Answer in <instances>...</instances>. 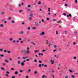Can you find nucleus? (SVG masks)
<instances>
[{
  "mask_svg": "<svg viewBox=\"0 0 78 78\" xmlns=\"http://www.w3.org/2000/svg\"><path fill=\"white\" fill-rule=\"evenodd\" d=\"M27 51H26V53L27 54H29V53H30V48H29V47H27Z\"/></svg>",
  "mask_w": 78,
  "mask_h": 78,
  "instance_id": "nucleus-1",
  "label": "nucleus"
},
{
  "mask_svg": "<svg viewBox=\"0 0 78 78\" xmlns=\"http://www.w3.org/2000/svg\"><path fill=\"white\" fill-rule=\"evenodd\" d=\"M9 34H10V35H12V32H10L9 33Z\"/></svg>",
  "mask_w": 78,
  "mask_h": 78,
  "instance_id": "nucleus-31",
  "label": "nucleus"
},
{
  "mask_svg": "<svg viewBox=\"0 0 78 78\" xmlns=\"http://www.w3.org/2000/svg\"><path fill=\"white\" fill-rule=\"evenodd\" d=\"M43 52H45V51H46V50L45 49H44L42 50Z\"/></svg>",
  "mask_w": 78,
  "mask_h": 78,
  "instance_id": "nucleus-27",
  "label": "nucleus"
},
{
  "mask_svg": "<svg viewBox=\"0 0 78 78\" xmlns=\"http://www.w3.org/2000/svg\"><path fill=\"white\" fill-rule=\"evenodd\" d=\"M33 15V13H31L30 15V16L31 17H32Z\"/></svg>",
  "mask_w": 78,
  "mask_h": 78,
  "instance_id": "nucleus-26",
  "label": "nucleus"
},
{
  "mask_svg": "<svg viewBox=\"0 0 78 78\" xmlns=\"http://www.w3.org/2000/svg\"><path fill=\"white\" fill-rule=\"evenodd\" d=\"M73 20L74 21H75V18H73Z\"/></svg>",
  "mask_w": 78,
  "mask_h": 78,
  "instance_id": "nucleus-43",
  "label": "nucleus"
},
{
  "mask_svg": "<svg viewBox=\"0 0 78 78\" xmlns=\"http://www.w3.org/2000/svg\"><path fill=\"white\" fill-rule=\"evenodd\" d=\"M16 40H14L12 41V42L13 43H15V42H16Z\"/></svg>",
  "mask_w": 78,
  "mask_h": 78,
  "instance_id": "nucleus-37",
  "label": "nucleus"
},
{
  "mask_svg": "<svg viewBox=\"0 0 78 78\" xmlns=\"http://www.w3.org/2000/svg\"><path fill=\"white\" fill-rule=\"evenodd\" d=\"M33 29L34 30H35V29H36V27H34V28H33Z\"/></svg>",
  "mask_w": 78,
  "mask_h": 78,
  "instance_id": "nucleus-46",
  "label": "nucleus"
},
{
  "mask_svg": "<svg viewBox=\"0 0 78 78\" xmlns=\"http://www.w3.org/2000/svg\"><path fill=\"white\" fill-rule=\"evenodd\" d=\"M0 51H1V52H2V51H3V49H0Z\"/></svg>",
  "mask_w": 78,
  "mask_h": 78,
  "instance_id": "nucleus-23",
  "label": "nucleus"
},
{
  "mask_svg": "<svg viewBox=\"0 0 78 78\" xmlns=\"http://www.w3.org/2000/svg\"><path fill=\"white\" fill-rule=\"evenodd\" d=\"M54 48H56V47H57V46L56 45H54Z\"/></svg>",
  "mask_w": 78,
  "mask_h": 78,
  "instance_id": "nucleus-30",
  "label": "nucleus"
},
{
  "mask_svg": "<svg viewBox=\"0 0 78 78\" xmlns=\"http://www.w3.org/2000/svg\"><path fill=\"white\" fill-rule=\"evenodd\" d=\"M58 33H59L58 31V30H57L56 31V34H57V35H58Z\"/></svg>",
  "mask_w": 78,
  "mask_h": 78,
  "instance_id": "nucleus-16",
  "label": "nucleus"
},
{
  "mask_svg": "<svg viewBox=\"0 0 78 78\" xmlns=\"http://www.w3.org/2000/svg\"><path fill=\"white\" fill-rule=\"evenodd\" d=\"M6 73L7 74H9V72L8 71H6Z\"/></svg>",
  "mask_w": 78,
  "mask_h": 78,
  "instance_id": "nucleus-19",
  "label": "nucleus"
},
{
  "mask_svg": "<svg viewBox=\"0 0 78 78\" xmlns=\"http://www.w3.org/2000/svg\"><path fill=\"white\" fill-rule=\"evenodd\" d=\"M38 51H39V50H37V51L35 50L34 51L35 53H37V52H38Z\"/></svg>",
  "mask_w": 78,
  "mask_h": 78,
  "instance_id": "nucleus-18",
  "label": "nucleus"
},
{
  "mask_svg": "<svg viewBox=\"0 0 78 78\" xmlns=\"http://www.w3.org/2000/svg\"><path fill=\"white\" fill-rule=\"evenodd\" d=\"M77 32H76V31L74 32L75 35H77Z\"/></svg>",
  "mask_w": 78,
  "mask_h": 78,
  "instance_id": "nucleus-14",
  "label": "nucleus"
},
{
  "mask_svg": "<svg viewBox=\"0 0 78 78\" xmlns=\"http://www.w3.org/2000/svg\"><path fill=\"white\" fill-rule=\"evenodd\" d=\"M44 67H47V65H44Z\"/></svg>",
  "mask_w": 78,
  "mask_h": 78,
  "instance_id": "nucleus-45",
  "label": "nucleus"
},
{
  "mask_svg": "<svg viewBox=\"0 0 78 78\" xmlns=\"http://www.w3.org/2000/svg\"><path fill=\"white\" fill-rule=\"evenodd\" d=\"M39 67H41V66L42 65H41V64H39Z\"/></svg>",
  "mask_w": 78,
  "mask_h": 78,
  "instance_id": "nucleus-32",
  "label": "nucleus"
},
{
  "mask_svg": "<svg viewBox=\"0 0 78 78\" xmlns=\"http://www.w3.org/2000/svg\"><path fill=\"white\" fill-rule=\"evenodd\" d=\"M73 59H76V57H75L73 58Z\"/></svg>",
  "mask_w": 78,
  "mask_h": 78,
  "instance_id": "nucleus-36",
  "label": "nucleus"
},
{
  "mask_svg": "<svg viewBox=\"0 0 78 78\" xmlns=\"http://www.w3.org/2000/svg\"><path fill=\"white\" fill-rule=\"evenodd\" d=\"M39 55H41V56H43V53H41H41H39Z\"/></svg>",
  "mask_w": 78,
  "mask_h": 78,
  "instance_id": "nucleus-11",
  "label": "nucleus"
},
{
  "mask_svg": "<svg viewBox=\"0 0 78 78\" xmlns=\"http://www.w3.org/2000/svg\"><path fill=\"white\" fill-rule=\"evenodd\" d=\"M20 73H22V70H20Z\"/></svg>",
  "mask_w": 78,
  "mask_h": 78,
  "instance_id": "nucleus-57",
  "label": "nucleus"
},
{
  "mask_svg": "<svg viewBox=\"0 0 78 78\" xmlns=\"http://www.w3.org/2000/svg\"><path fill=\"white\" fill-rule=\"evenodd\" d=\"M73 45H75V44H76V43H75V42H74L73 43Z\"/></svg>",
  "mask_w": 78,
  "mask_h": 78,
  "instance_id": "nucleus-50",
  "label": "nucleus"
},
{
  "mask_svg": "<svg viewBox=\"0 0 78 78\" xmlns=\"http://www.w3.org/2000/svg\"><path fill=\"white\" fill-rule=\"evenodd\" d=\"M21 24H22V25H24V22H23L21 23Z\"/></svg>",
  "mask_w": 78,
  "mask_h": 78,
  "instance_id": "nucleus-62",
  "label": "nucleus"
},
{
  "mask_svg": "<svg viewBox=\"0 0 78 78\" xmlns=\"http://www.w3.org/2000/svg\"><path fill=\"white\" fill-rule=\"evenodd\" d=\"M63 15H64V16H66V13H63Z\"/></svg>",
  "mask_w": 78,
  "mask_h": 78,
  "instance_id": "nucleus-52",
  "label": "nucleus"
},
{
  "mask_svg": "<svg viewBox=\"0 0 78 78\" xmlns=\"http://www.w3.org/2000/svg\"><path fill=\"white\" fill-rule=\"evenodd\" d=\"M1 70H4L5 69V68L3 67H2L1 68Z\"/></svg>",
  "mask_w": 78,
  "mask_h": 78,
  "instance_id": "nucleus-12",
  "label": "nucleus"
},
{
  "mask_svg": "<svg viewBox=\"0 0 78 78\" xmlns=\"http://www.w3.org/2000/svg\"><path fill=\"white\" fill-rule=\"evenodd\" d=\"M12 78H15V76H13L12 77Z\"/></svg>",
  "mask_w": 78,
  "mask_h": 78,
  "instance_id": "nucleus-64",
  "label": "nucleus"
},
{
  "mask_svg": "<svg viewBox=\"0 0 78 78\" xmlns=\"http://www.w3.org/2000/svg\"><path fill=\"white\" fill-rule=\"evenodd\" d=\"M50 62H51V64H53L55 63V61L53 60L52 59H51Z\"/></svg>",
  "mask_w": 78,
  "mask_h": 78,
  "instance_id": "nucleus-2",
  "label": "nucleus"
},
{
  "mask_svg": "<svg viewBox=\"0 0 78 78\" xmlns=\"http://www.w3.org/2000/svg\"><path fill=\"white\" fill-rule=\"evenodd\" d=\"M48 11L50 12V9L48 8Z\"/></svg>",
  "mask_w": 78,
  "mask_h": 78,
  "instance_id": "nucleus-55",
  "label": "nucleus"
},
{
  "mask_svg": "<svg viewBox=\"0 0 78 78\" xmlns=\"http://www.w3.org/2000/svg\"><path fill=\"white\" fill-rule=\"evenodd\" d=\"M38 3L39 5H41V2H39Z\"/></svg>",
  "mask_w": 78,
  "mask_h": 78,
  "instance_id": "nucleus-41",
  "label": "nucleus"
},
{
  "mask_svg": "<svg viewBox=\"0 0 78 78\" xmlns=\"http://www.w3.org/2000/svg\"><path fill=\"white\" fill-rule=\"evenodd\" d=\"M22 12V10H20L19 11V12Z\"/></svg>",
  "mask_w": 78,
  "mask_h": 78,
  "instance_id": "nucleus-40",
  "label": "nucleus"
},
{
  "mask_svg": "<svg viewBox=\"0 0 78 78\" xmlns=\"http://www.w3.org/2000/svg\"><path fill=\"white\" fill-rule=\"evenodd\" d=\"M71 77L73 78H75V76L73 75H71Z\"/></svg>",
  "mask_w": 78,
  "mask_h": 78,
  "instance_id": "nucleus-42",
  "label": "nucleus"
},
{
  "mask_svg": "<svg viewBox=\"0 0 78 78\" xmlns=\"http://www.w3.org/2000/svg\"><path fill=\"white\" fill-rule=\"evenodd\" d=\"M35 74H37V71H35L34 72Z\"/></svg>",
  "mask_w": 78,
  "mask_h": 78,
  "instance_id": "nucleus-49",
  "label": "nucleus"
},
{
  "mask_svg": "<svg viewBox=\"0 0 78 78\" xmlns=\"http://www.w3.org/2000/svg\"><path fill=\"white\" fill-rule=\"evenodd\" d=\"M65 6H67V4H65Z\"/></svg>",
  "mask_w": 78,
  "mask_h": 78,
  "instance_id": "nucleus-54",
  "label": "nucleus"
},
{
  "mask_svg": "<svg viewBox=\"0 0 78 78\" xmlns=\"http://www.w3.org/2000/svg\"><path fill=\"white\" fill-rule=\"evenodd\" d=\"M27 7H28V8H30V7H31V6L30 5H28Z\"/></svg>",
  "mask_w": 78,
  "mask_h": 78,
  "instance_id": "nucleus-38",
  "label": "nucleus"
},
{
  "mask_svg": "<svg viewBox=\"0 0 78 78\" xmlns=\"http://www.w3.org/2000/svg\"><path fill=\"white\" fill-rule=\"evenodd\" d=\"M47 20H50V19L48 18H47Z\"/></svg>",
  "mask_w": 78,
  "mask_h": 78,
  "instance_id": "nucleus-53",
  "label": "nucleus"
},
{
  "mask_svg": "<svg viewBox=\"0 0 78 78\" xmlns=\"http://www.w3.org/2000/svg\"><path fill=\"white\" fill-rule=\"evenodd\" d=\"M69 17H72V14H69Z\"/></svg>",
  "mask_w": 78,
  "mask_h": 78,
  "instance_id": "nucleus-21",
  "label": "nucleus"
},
{
  "mask_svg": "<svg viewBox=\"0 0 78 78\" xmlns=\"http://www.w3.org/2000/svg\"><path fill=\"white\" fill-rule=\"evenodd\" d=\"M63 34H67V32L66 30H65L62 32Z\"/></svg>",
  "mask_w": 78,
  "mask_h": 78,
  "instance_id": "nucleus-4",
  "label": "nucleus"
},
{
  "mask_svg": "<svg viewBox=\"0 0 78 78\" xmlns=\"http://www.w3.org/2000/svg\"><path fill=\"white\" fill-rule=\"evenodd\" d=\"M26 78H28V76H26Z\"/></svg>",
  "mask_w": 78,
  "mask_h": 78,
  "instance_id": "nucleus-61",
  "label": "nucleus"
},
{
  "mask_svg": "<svg viewBox=\"0 0 78 78\" xmlns=\"http://www.w3.org/2000/svg\"><path fill=\"white\" fill-rule=\"evenodd\" d=\"M78 73H75V75H78Z\"/></svg>",
  "mask_w": 78,
  "mask_h": 78,
  "instance_id": "nucleus-63",
  "label": "nucleus"
},
{
  "mask_svg": "<svg viewBox=\"0 0 78 78\" xmlns=\"http://www.w3.org/2000/svg\"><path fill=\"white\" fill-rule=\"evenodd\" d=\"M70 78V76H65V78Z\"/></svg>",
  "mask_w": 78,
  "mask_h": 78,
  "instance_id": "nucleus-13",
  "label": "nucleus"
},
{
  "mask_svg": "<svg viewBox=\"0 0 78 78\" xmlns=\"http://www.w3.org/2000/svg\"><path fill=\"white\" fill-rule=\"evenodd\" d=\"M9 40L10 41H12V38H10L9 39Z\"/></svg>",
  "mask_w": 78,
  "mask_h": 78,
  "instance_id": "nucleus-35",
  "label": "nucleus"
},
{
  "mask_svg": "<svg viewBox=\"0 0 78 78\" xmlns=\"http://www.w3.org/2000/svg\"><path fill=\"white\" fill-rule=\"evenodd\" d=\"M20 34H23V31H21L20 32Z\"/></svg>",
  "mask_w": 78,
  "mask_h": 78,
  "instance_id": "nucleus-22",
  "label": "nucleus"
},
{
  "mask_svg": "<svg viewBox=\"0 0 78 78\" xmlns=\"http://www.w3.org/2000/svg\"><path fill=\"white\" fill-rule=\"evenodd\" d=\"M20 61H18V64H20Z\"/></svg>",
  "mask_w": 78,
  "mask_h": 78,
  "instance_id": "nucleus-51",
  "label": "nucleus"
},
{
  "mask_svg": "<svg viewBox=\"0 0 78 78\" xmlns=\"http://www.w3.org/2000/svg\"><path fill=\"white\" fill-rule=\"evenodd\" d=\"M1 57H3V56H4V55H1Z\"/></svg>",
  "mask_w": 78,
  "mask_h": 78,
  "instance_id": "nucleus-56",
  "label": "nucleus"
},
{
  "mask_svg": "<svg viewBox=\"0 0 78 78\" xmlns=\"http://www.w3.org/2000/svg\"><path fill=\"white\" fill-rule=\"evenodd\" d=\"M14 73L15 75H17V74H18V72L17 71H15Z\"/></svg>",
  "mask_w": 78,
  "mask_h": 78,
  "instance_id": "nucleus-10",
  "label": "nucleus"
},
{
  "mask_svg": "<svg viewBox=\"0 0 78 78\" xmlns=\"http://www.w3.org/2000/svg\"><path fill=\"white\" fill-rule=\"evenodd\" d=\"M41 21L42 22H44V20L42 19L41 20Z\"/></svg>",
  "mask_w": 78,
  "mask_h": 78,
  "instance_id": "nucleus-47",
  "label": "nucleus"
},
{
  "mask_svg": "<svg viewBox=\"0 0 78 78\" xmlns=\"http://www.w3.org/2000/svg\"><path fill=\"white\" fill-rule=\"evenodd\" d=\"M6 76H9V75L8 74H5Z\"/></svg>",
  "mask_w": 78,
  "mask_h": 78,
  "instance_id": "nucleus-60",
  "label": "nucleus"
},
{
  "mask_svg": "<svg viewBox=\"0 0 78 78\" xmlns=\"http://www.w3.org/2000/svg\"><path fill=\"white\" fill-rule=\"evenodd\" d=\"M7 52L8 53H11V52L9 51H7Z\"/></svg>",
  "mask_w": 78,
  "mask_h": 78,
  "instance_id": "nucleus-20",
  "label": "nucleus"
},
{
  "mask_svg": "<svg viewBox=\"0 0 78 78\" xmlns=\"http://www.w3.org/2000/svg\"><path fill=\"white\" fill-rule=\"evenodd\" d=\"M4 27V25H3V24H0V27L3 28Z\"/></svg>",
  "mask_w": 78,
  "mask_h": 78,
  "instance_id": "nucleus-6",
  "label": "nucleus"
},
{
  "mask_svg": "<svg viewBox=\"0 0 78 78\" xmlns=\"http://www.w3.org/2000/svg\"><path fill=\"white\" fill-rule=\"evenodd\" d=\"M46 43L47 44H48V40H46Z\"/></svg>",
  "mask_w": 78,
  "mask_h": 78,
  "instance_id": "nucleus-25",
  "label": "nucleus"
},
{
  "mask_svg": "<svg viewBox=\"0 0 78 78\" xmlns=\"http://www.w3.org/2000/svg\"><path fill=\"white\" fill-rule=\"evenodd\" d=\"M9 20H11V17H9L8 18Z\"/></svg>",
  "mask_w": 78,
  "mask_h": 78,
  "instance_id": "nucleus-48",
  "label": "nucleus"
},
{
  "mask_svg": "<svg viewBox=\"0 0 78 78\" xmlns=\"http://www.w3.org/2000/svg\"><path fill=\"white\" fill-rule=\"evenodd\" d=\"M9 9L11 11H12V8L11 7H10Z\"/></svg>",
  "mask_w": 78,
  "mask_h": 78,
  "instance_id": "nucleus-29",
  "label": "nucleus"
},
{
  "mask_svg": "<svg viewBox=\"0 0 78 78\" xmlns=\"http://www.w3.org/2000/svg\"><path fill=\"white\" fill-rule=\"evenodd\" d=\"M34 62H37V60L36 59H35L34 60Z\"/></svg>",
  "mask_w": 78,
  "mask_h": 78,
  "instance_id": "nucleus-44",
  "label": "nucleus"
},
{
  "mask_svg": "<svg viewBox=\"0 0 78 78\" xmlns=\"http://www.w3.org/2000/svg\"><path fill=\"white\" fill-rule=\"evenodd\" d=\"M5 62H7V63H8V62H8L7 60H5Z\"/></svg>",
  "mask_w": 78,
  "mask_h": 78,
  "instance_id": "nucleus-24",
  "label": "nucleus"
},
{
  "mask_svg": "<svg viewBox=\"0 0 78 78\" xmlns=\"http://www.w3.org/2000/svg\"><path fill=\"white\" fill-rule=\"evenodd\" d=\"M32 44H33V45H36V44L34 43V42L32 43Z\"/></svg>",
  "mask_w": 78,
  "mask_h": 78,
  "instance_id": "nucleus-58",
  "label": "nucleus"
},
{
  "mask_svg": "<svg viewBox=\"0 0 78 78\" xmlns=\"http://www.w3.org/2000/svg\"><path fill=\"white\" fill-rule=\"evenodd\" d=\"M45 75H43V76H42V78H45Z\"/></svg>",
  "mask_w": 78,
  "mask_h": 78,
  "instance_id": "nucleus-34",
  "label": "nucleus"
},
{
  "mask_svg": "<svg viewBox=\"0 0 78 78\" xmlns=\"http://www.w3.org/2000/svg\"><path fill=\"white\" fill-rule=\"evenodd\" d=\"M35 25L36 27H38V26L39 25V23H38V22H36Z\"/></svg>",
  "mask_w": 78,
  "mask_h": 78,
  "instance_id": "nucleus-5",
  "label": "nucleus"
},
{
  "mask_svg": "<svg viewBox=\"0 0 78 78\" xmlns=\"http://www.w3.org/2000/svg\"><path fill=\"white\" fill-rule=\"evenodd\" d=\"M69 71L70 73H73V72L72 70H71V69H69Z\"/></svg>",
  "mask_w": 78,
  "mask_h": 78,
  "instance_id": "nucleus-9",
  "label": "nucleus"
},
{
  "mask_svg": "<svg viewBox=\"0 0 78 78\" xmlns=\"http://www.w3.org/2000/svg\"><path fill=\"white\" fill-rule=\"evenodd\" d=\"M77 2H78V1H77V0H75V3H77Z\"/></svg>",
  "mask_w": 78,
  "mask_h": 78,
  "instance_id": "nucleus-59",
  "label": "nucleus"
},
{
  "mask_svg": "<svg viewBox=\"0 0 78 78\" xmlns=\"http://www.w3.org/2000/svg\"><path fill=\"white\" fill-rule=\"evenodd\" d=\"M45 35V32L43 31L40 33V36H43Z\"/></svg>",
  "mask_w": 78,
  "mask_h": 78,
  "instance_id": "nucleus-3",
  "label": "nucleus"
},
{
  "mask_svg": "<svg viewBox=\"0 0 78 78\" xmlns=\"http://www.w3.org/2000/svg\"><path fill=\"white\" fill-rule=\"evenodd\" d=\"M31 70L30 69H28V71L27 72V73H29V72H31Z\"/></svg>",
  "mask_w": 78,
  "mask_h": 78,
  "instance_id": "nucleus-7",
  "label": "nucleus"
},
{
  "mask_svg": "<svg viewBox=\"0 0 78 78\" xmlns=\"http://www.w3.org/2000/svg\"><path fill=\"white\" fill-rule=\"evenodd\" d=\"M27 57H23V59H27Z\"/></svg>",
  "mask_w": 78,
  "mask_h": 78,
  "instance_id": "nucleus-15",
  "label": "nucleus"
},
{
  "mask_svg": "<svg viewBox=\"0 0 78 78\" xmlns=\"http://www.w3.org/2000/svg\"><path fill=\"white\" fill-rule=\"evenodd\" d=\"M29 20H32V18H31V17H29Z\"/></svg>",
  "mask_w": 78,
  "mask_h": 78,
  "instance_id": "nucleus-39",
  "label": "nucleus"
},
{
  "mask_svg": "<svg viewBox=\"0 0 78 78\" xmlns=\"http://www.w3.org/2000/svg\"><path fill=\"white\" fill-rule=\"evenodd\" d=\"M56 21V19H54L53 20L52 22H55Z\"/></svg>",
  "mask_w": 78,
  "mask_h": 78,
  "instance_id": "nucleus-17",
  "label": "nucleus"
},
{
  "mask_svg": "<svg viewBox=\"0 0 78 78\" xmlns=\"http://www.w3.org/2000/svg\"><path fill=\"white\" fill-rule=\"evenodd\" d=\"M27 30H30V27H28Z\"/></svg>",
  "mask_w": 78,
  "mask_h": 78,
  "instance_id": "nucleus-28",
  "label": "nucleus"
},
{
  "mask_svg": "<svg viewBox=\"0 0 78 78\" xmlns=\"http://www.w3.org/2000/svg\"><path fill=\"white\" fill-rule=\"evenodd\" d=\"M21 65L22 66H23L24 65V63L23 62H22L21 63Z\"/></svg>",
  "mask_w": 78,
  "mask_h": 78,
  "instance_id": "nucleus-8",
  "label": "nucleus"
},
{
  "mask_svg": "<svg viewBox=\"0 0 78 78\" xmlns=\"http://www.w3.org/2000/svg\"><path fill=\"white\" fill-rule=\"evenodd\" d=\"M39 63H42V62L41 60H39Z\"/></svg>",
  "mask_w": 78,
  "mask_h": 78,
  "instance_id": "nucleus-33",
  "label": "nucleus"
}]
</instances>
